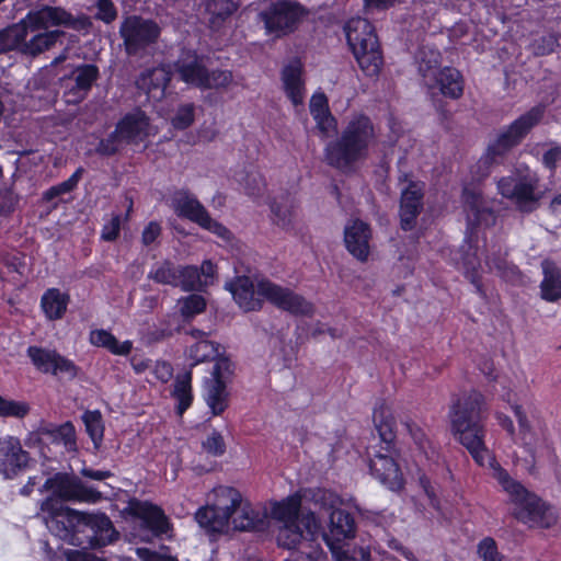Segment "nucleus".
I'll return each instance as SVG.
<instances>
[{
    "mask_svg": "<svg viewBox=\"0 0 561 561\" xmlns=\"http://www.w3.org/2000/svg\"><path fill=\"white\" fill-rule=\"evenodd\" d=\"M310 113L318 128L327 136L336 129V122L329 112L328 100L323 93H314L310 100Z\"/></svg>",
    "mask_w": 561,
    "mask_h": 561,
    "instance_id": "obj_35",
    "label": "nucleus"
},
{
    "mask_svg": "<svg viewBox=\"0 0 561 561\" xmlns=\"http://www.w3.org/2000/svg\"><path fill=\"white\" fill-rule=\"evenodd\" d=\"M184 290H196L204 286L199 270L196 266L179 268V285Z\"/></svg>",
    "mask_w": 561,
    "mask_h": 561,
    "instance_id": "obj_44",
    "label": "nucleus"
},
{
    "mask_svg": "<svg viewBox=\"0 0 561 561\" xmlns=\"http://www.w3.org/2000/svg\"><path fill=\"white\" fill-rule=\"evenodd\" d=\"M478 554L482 561H504L495 540L491 537H485L478 543Z\"/></svg>",
    "mask_w": 561,
    "mask_h": 561,
    "instance_id": "obj_49",
    "label": "nucleus"
},
{
    "mask_svg": "<svg viewBox=\"0 0 561 561\" xmlns=\"http://www.w3.org/2000/svg\"><path fill=\"white\" fill-rule=\"evenodd\" d=\"M423 185L420 182H410L402 190L400 202L401 226L404 230L413 228L415 219L422 209Z\"/></svg>",
    "mask_w": 561,
    "mask_h": 561,
    "instance_id": "obj_23",
    "label": "nucleus"
},
{
    "mask_svg": "<svg viewBox=\"0 0 561 561\" xmlns=\"http://www.w3.org/2000/svg\"><path fill=\"white\" fill-rule=\"evenodd\" d=\"M483 397L471 392L457 400L450 410L451 430L459 443L479 466H489L495 479L496 467L502 468L484 445V430L480 422Z\"/></svg>",
    "mask_w": 561,
    "mask_h": 561,
    "instance_id": "obj_3",
    "label": "nucleus"
},
{
    "mask_svg": "<svg viewBox=\"0 0 561 561\" xmlns=\"http://www.w3.org/2000/svg\"><path fill=\"white\" fill-rule=\"evenodd\" d=\"M495 480L514 503V515L517 519L529 527L540 528H549L557 523L556 511L512 479L503 468L496 467Z\"/></svg>",
    "mask_w": 561,
    "mask_h": 561,
    "instance_id": "obj_7",
    "label": "nucleus"
},
{
    "mask_svg": "<svg viewBox=\"0 0 561 561\" xmlns=\"http://www.w3.org/2000/svg\"><path fill=\"white\" fill-rule=\"evenodd\" d=\"M543 165L551 172L561 164V146H554L547 150L542 157Z\"/></svg>",
    "mask_w": 561,
    "mask_h": 561,
    "instance_id": "obj_59",
    "label": "nucleus"
},
{
    "mask_svg": "<svg viewBox=\"0 0 561 561\" xmlns=\"http://www.w3.org/2000/svg\"><path fill=\"white\" fill-rule=\"evenodd\" d=\"M282 83L287 98L295 106L301 105L305 100V81L302 79V65L294 59L282 70Z\"/></svg>",
    "mask_w": 561,
    "mask_h": 561,
    "instance_id": "obj_25",
    "label": "nucleus"
},
{
    "mask_svg": "<svg viewBox=\"0 0 561 561\" xmlns=\"http://www.w3.org/2000/svg\"><path fill=\"white\" fill-rule=\"evenodd\" d=\"M513 411L515 413V416L518 421L519 430L522 433V439L525 445L533 446L538 444V439L534 437V435L530 433V426L529 423L524 415L522 409L519 405H513Z\"/></svg>",
    "mask_w": 561,
    "mask_h": 561,
    "instance_id": "obj_54",
    "label": "nucleus"
},
{
    "mask_svg": "<svg viewBox=\"0 0 561 561\" xmlns=\"http://www.w3.org/2000/svg\"><path fill=\"white\" fill-rule=\"evenodd\" d=\"M54 438L62 444L67 450L76 449V431L70 422H67L54 431Z\"/></svg>",
    "mask_w": 561,
    "mask_h": 561,
    "instance_id": "obj_51",
    "label": "nucleus"
},
{
    "mask_svg": "<svg viewBox=\"0 0 561 561\" xmlns=\"http://www.w3.org/2000/svg\"><path fill=\"white\" fill-rule=\"evenodd\" d=\"M61 35L60 31L36 33L28 41L24 39L22 50L32 56L38 55L53 47Z\"/></svg>",
    "mask_w": 561,
    "mask_h": 561,
    "instance_id": "obj_39",
    "label": "nucleus"
},
{
    "mask_svg": "<svg viewBox=\"0 0 561 561\" xmlns=\"http://www.w3.org/2000/svg\"><path fill=\"white\" fill-rule=\"evenodd\" d=\"M176 71L183 82L199 89L203 88L207 69L198 57L188 56L179 60L176 62Z\"/></svg>",
    "mask_w": 561,
    "mask_h": 561,
    "instance_id": "obj_32",
    "label": "nucleus"
},
{
    "mask_svg": "<svg viewBox=\"0 0 561 561\" xmlns=\"http://www.w3.org/2000/svg\"><path fill=\"white\" fill-rule=\"evenodd\" d=\"M28 461V455L21 443L13 436L0 439V473L8 479L13 478Z\"/></svg>",
    "mask_w": 561,
    "mask_h": 561,
    "instance_id": "obj_21",
    "label": "nucleus"
},
{
    "mask_svg": "<svg viewBox=\"0 0 561 561\" xmlns=\"http://www.w3.org/2000/svg\"><path fill=\"white\" fill-rule=\"evenodd\" d=\"M171 207L178 216L196 222L202 228L210 231L220 239L225 241L230 239V231L220 222L213 219L198 199L188 192H175L171 199Z\"/></svg>",
    "mask_w": 561,
    "mask_h": 561,
    "instance_id": "obj_15",
    "label": "nucleus"
},
{
    "mask_svg": "<svg viewBox=\"0 0 561 561\" xmlns=\"http://www.w3.org/2000/svg\"><path fill=\"white\" fill-rule=\"evenodd\" d=\"M69 296L57 288H50L42 297L41 306L45 316L50 320L60 319L68 307Z\"/></svg>",
    "mask_w": 561,
    "mask_h": 561,
    "instance_id": "obj_38",
    "label": "nucleus"
},
{
    "mask_svg": "<svg viewBox=\"0 0 561 561\" xmlns=\"http://www.w3.org/2000/svg\"><path fill=\"white\" fill-rule=\"evenodd\" d=\"M204 399L214 415L221 414L228 407L226 381L216 378L206 379Z\"/></svg>",
    "mask_w": 561,
    "mask_h": 561,
    "instance_id": "obj_33",
    "label": "nucleus"
},
{
    "mask_svg": "<svg viewBox=\"0 0 561 561\" xmlns=\"http://www.w3.org/2000/svg\"><path fill=\"white\" fill-rule=\"evenodd\" d=\"M203 448L209 454L220 456L225 453L226 445L222 436L214 432L203 442Z\"/></svg>",
    "mask_w": 561,
    "mask_h": 561,
    "instance_id": "obj_55",
    "label": "nucleus"
},
{
    "mask_svg": "<svg viewBox=\"0 0 561 561\" xmlns=\"http://www.w3.org/2000/svg\"><path fill=\"white\" fill-rule=\"evenodd\" d=\"M135 514L154 535H165L169 533V519L160 507L147 502L140 503L135 507Z\"/></svg>",
    "mask_w": 561,
    "mask_h": 561,
    "instance_id": "obj_29",
    "label": "nucleus"
},
{
    "mask_svg": "<svg viewBox=\"0 0 561 561\" xmlns=\"http://www.w3.org/2000/svg\"><path fill=\"white\" fill-rule=\"evenodd\" d=\"M41 510L51 518L47 527L60 539L71 545H82L78 537L83 534L91 547H103L111 543L116 531L105 514H87L72 508H64L59 503L49 499L42 503Z\"/></svg>",
    "mask_w": 561,
    "mask_h": 561,
    "instance_id": "obj_1",
    "label": "nucleus"
},
{
    "mask_svg": "<svg viewBox=\"0 0 561 561\" xmlns=\"http://www.w3.org/2000/svg\"><path fill=\"white\" fill-rule=\"evenodd\" d=\"M419 72L427 89H433L437 83V76L442 70L440 53L436 49H422L417 57Z\"/></svg>",
    "mask_w": 561,
    "mask_h": 561,
    "instance_id": "obj_34",
    "label": "nucleus"
},
{
    "mask_svg": "<svg viewBox=\"0 0 561 561\" xmlns=\"http://www.w3.org/2000/svg\"><path fill=\"white\" fill-rule=\"evenodd\" d=\"M161 233V227L158 222H149L141 234V240L145 245H149L154 242Z\"/></svg>",
    "mask_w": 561,
    "mask_h": 561,
    "instance_id": "obj_61",
    "label": "nucleus"
},
{
    "mask_svg": "<svg viewBox=\"0 0 561 561\" xmlns=\"http://www.w3.org/2000/svg\"><path fill=\"white\" fill-rule=\"evenodd\" d=\"M301 15L302 9L297 3L283 1L262 13V19L268 34L280 36L291 32Z\"/></svg>",
    "mask_w": 561,
    "mask_h": 561,
    "instance_id": "obj_18",
    "label": "nucleus"
},
{
    "mask_svg": "<svg viewBox=\"0 0 561 561\" xmlns=\"http://www.w3.org/2000/svg\"><path fill=\"white\" fill-rule=\"evenodd\" d=\"M180 314L191 320L206 309V299L202 295L192 294L178 300Z\"/></svg>",
    "mask_w": 561,
    "mask_h": 561,
    "instance_id": "obj_41",
    "label": "nucleus"
},
{
    "mask_svg": "<svg viewBox=\"0 0 561 561\" xmlns=\"http://www.w3.org/2000/svg\"><path fill=\"white\" fill-rule=\"evenodd\" d=\"M214 360L216 363L214 365L210 378L225 381L227 376L231 373V362L228 358L220 356V354Z\"/></svg>",
    "mask_w": 561,
    "mask_h": 561,
    "instance_id": "obj_58",
    "label": "nucleus"
},
{
    "mask_svg": "<svg viewBox=\"0 0 561 561\" xmlns=\"http://www.w3.org/2000/svg\"><path fill=\"white\" fill-rule=\"evenodd\" d=\"M27 354L33 365L42 373H49L55 376L62 375L69 378H73L77 375L75 364L56 351L30 346Z\"/></svg>",
    "mask_w": 561,
    "mask_h": 561,
    "instance_id": "obj_19",
    "label": "nucleus"
},
{
    "mask_svg": "<svg viewBox=\"0 0 561 561\" xmlns=\"http://www.w3.org/2000/svg\"><path fill=\"white\" fill-rule=\"evenodd\" d=\"M371 230L359 219L350 220L344 228V242L347 251L358 261L365 262L370 253Z\"/></svg>",
    "mask_w": 561,
    "mask_h": 561,
    "instance_id": "obj_20",
    "label": "nucleus"
},
{
    "mask_svg": "<svg viewBox=\"0 0 561 561\" xmlns=\"http://www.w3.org/2000/svg\"><path fill=\"white\" fill-rule=\"evenodd\" d=\"M237 9L233 0H209L207 11L215 18L225 19Z\"/></svg>",
    "mask_w": 561,
    "mask_h": 561,
    "instance_id": "obj_52",
    "label": "nucleus"
},
{
    "mask_svg": "<svg viewBox=\"0 0 561 561\" xmlns=\"http://www.w3.org/2000/svg\"><path fill=\"white\" fill-rule=\"evenodd\" d=\"M486 265L491 270H496L503 277H505L508 280H514L517 270L514 265H510L506 260L502 256H499L496 259H491L490 256L486 257Z\"/></svg>",
    "mask_w": 561,
    "mask_h": 561,
    "instance_id": "obj_53",
    "label": "nucleus"
},
{
    "mask_svg": "<svg viewBox=\"0 0 561 561\" xmlns=\"http://www.w3.org/2000/svg\"><path fill=\"white\" fill-rule=\"evenodd\" d=\"M301 496L291 494L276 502L271 511L272 518L278 524L277 542L279 546L294 549L304 541L318 538L321 525L313 513L300 514Z\"/></svg>",
    "mask_w": 561,
    "mask_h": 561,
    "instance_id": "obj_6",
    "label": "nucleus"
},
{
    "mask_svg": "<svg viewBox=\"0 0 561 561\" xmlns=\"http://www.w3.org/2000/svg\"><path fill=\"white\" fill-rule=\"evenodd\" d=\"M430 91L437 90L447 98L458 99L462 95L463 83L460 72L457 69L445 67L437 76V83Z\"/></svg>",
    "mask_w": 561,
    "mask_h": 561,
    "instance_id": "obj_36",
    "label": "nucleus"
},
{
    "mask_svg": "<svg viewBox=\"0 0 561 561\" xmlns=\"http://www.w3.org/2000/svg\"><path fill=\"white\" fill-rule=\"evenodd\" d=\"M159 33V27L154 22L138 16L127 18L121 27V34L129 54H135L140 48L153 43Z\"/></svg>",
    "mask_w": 561,
    "mask_h": 561,
    "instance_id": "obj_17",
    "label": "nucleus"
},
{
    "mask_svg": "<svg viewBox=\"0 0 561 561\" xmlns=\"http://www.w3.org/2000/svg\"><path fill=\"white\" fill-rule=\"evenodd\" d=\"M121 222V216L114 215L111 220L103 226L101 238L105 241H114L119 234Z\"/></svg>",
    "mask_w": 561,
    "mask_h": 561,
    "instance_id": "obj_57",
    "label": "nucleus"
},
{
    "mask_svg": "<svg viewBox=\"0 0 561 561\" xmlns=\"http://www.w3.org/2000/svg\"><path fill=\"white\" fill-rule=\"evenodd\" d=\"M157 133L158 129L150 124L146 113L134 110L117 123L115 130L100 142L98 150L103 154H113L123 145H139Z\"/></svg>",
    "mask_w": 561,
    "mask_h": 561,
    "instance_id": "obj_14",
    "label": "nucleus"
},
{
    "mask_svg": "<svg viewBox=\"0 0 561 561\" xmlns=\"http://www.w3.org/2000/svg\"><path fill=\"white\" fill-rule=\"evenodd\" d=\"M199 270V274L202 276V282L204 284V286H209L214 283L215 280V275H216V268H215V265L211 263V261H204L201 268Z\"/></svg>",
    "mask_w": 561,
    "mask_h": 561,
    "instance_id": "obj_63",
    "label": "nucleus"
},
{
    "mask_svg": "<svg viewBox=\"0 0 561 561\" xmlns=\"http://www.w3.org/2000/svg\"><path fill=\"white\" fill-rule=\"evenodd\" d=\"M44 488L51 491L54 494V496L48 497V500H56L64 508L66 507L59 500L96 503L101 499L99 492L87 488L78 478L62 473H57L47 479ZM45 501H47V499Z\"/></svg>",
    "mask_w": 561,
    "mask_h": 561,
    "instance_id": "obj_16",
    "label": "nucleus"
},
{
    "mask_svg": "<svg viewBox=\"0 0 561 561\" xmlns=\"http://www.w3.org/2000/svg\"><path fill=\"white\" fill-rule=\"evenodd\" d=\"M192 375L190 371L178 377L173 394L179 401L178 412L182 414L192 403Z\"/></svg>",
    "mask_w": 561,
    "mask_h": 561,
    "instance_id": "obj_43",
    "label": "nucleus"
},
{
    "mask_svg": "<svg viewBox=\"0 0 561 561\" xmlns=\"http://www.w3.org/2000/svg\"><path fill=\"white\" fill-rule=\"evenodd\" d=\"M240 501L241 493L237 489L218 485L207 493L205 505L195 513V520L207 533H226Z\"/></svg>",
    "mask_w": 561,
    "mask_h": 561,
    "instance_id": "obj_11",
    "label": "nucleus"
},
{
    "mask_svg": "<svg viewBox=\"0 0 561 561\" xmlns=\"http://www.w3.org/2000/svg\"><path fill=\"white\" fill-rule=\"evenodd\" d=\"M191 335L196 340L187 350V357L192 366L213 360L219 355L220 345L206 339V334L199 330H192Z\"/></svg>",
    "mask_w": 561,
    "mask_h": 561,
    "instance_id": "obj_30",
    "label": "nucleus"
},
{
    "mask_svg": "<svg viewBox=\"0 0 561 561\" xmlns=\"http://www.w3.org/2000/svg\"><path fill=\"white\" fill-rule=\"evenodd\" d=\"M90 343L98 347H104L114 355H128L133 348L129 340L119 342L111 332L100 329L90 332Z\"/></svg>",
    "mask_w": 561,
    "mask_h": 561,
    "instance_id": "obj_37",
    "label": "nucleus"
},
{
    "mask_svg": "<svg viewBox=\"0 0 561 561\" xmlns=\"http://www.w3.org/2000/svg\"><path fill=\"white\" fill-rule=\"evenodd\" d=\"M82 174V169H78L68 180L55 185L59 196L71 192L78 184Z\"/></svg>",
    "mask_w": 561,
    "mask_h": 561,
    "instance_id": "obj_62",
    "label": "nucleus"
},
{
    "mask_svg": "<svg viewBox=\"0 0 561 561\" xmlns=\"http://www.w3.org/2000/svg\"><path fill=\"white\" fill-rule=\"evenodd\" d=\"M539 176L526 164H518L510 175L502 176L496 182L499 194L513 202L522 211H533L537 208L542 193L538 190Z\"/></svg>",
    "mask_w": 561,
    "mask_h": 561,
    "instance_id": "obj_13",
    "label": "nucleus"
},
{
    "mask_svg": "<svg viewBox=\"0 0 561 561\" xmlns=\"http://www.w3.org/2000/svg\"><path fill=\"white\" fill-rule=\"evenodd\" d=\"M170 80V70L165 67H158L144 71L137 83L140 89L146 91L150 100L161 101L165 96V90Z\"/></svg>",
    "mask_w": 561,
    "mask_h": 561,
    "instance_id": "obj_26",
    "label": "nucleus"
},
{
    "mask_svg": "<svg viewBox=\"0 0 561 561\" xmlns=\"http://www.w3.org/2000/svg\"><path fill=\"white\" fill-rule=\"evenodd\" d=\"M150 277L160 284L167 285H179V268L174 267L172 264L165 262L157 267H154L150 272Z\"/></svg>",
    "mask_w": 561,
    "mask_h": 561,
    "instance_id": "obj_45",
    "label": "nucleus"
},
{
    "mask_svg": "<svg viewBox=\"0 0 561 561\" xmlns=\"http://www.w3.org/2000/svg\"><path fill=\"white\" fill-rule=\"evenodd\" d=\"M542 116L543 107L535 106L500 133L477 162V175L479 178L488 176L493 167L502 164L507 152L524 139Z\"/></svg>",
    "mask_w": 561,
    "mask_h": 561,
    "instance_id": "obj_8",
    "label": "nucleus"
},
{
    "mask_svg": "<svg viewBox=\"0 0 561 561\" xmlns=\"http://www.w3.org/2000/svg\"><path fill=\"white\" fill-rule=\"evenodd\" d=\"M403 426L411 438L414 440L420 451L424 454L426 458H428L430 442L423 428L411 419L405 420L403 422Z\"/></svg>",
    "mask_w": 561,
    "mask_h": 561,
    "instance_id": "obj_46",
    "label": "nucleus"
},
{
    "mask_svg": "<svg viewBox=\"0 0 561 561\" xmlns=\"http://www.w3.org/2000/svg\"><path fill=\"white\" fill-rule=\"evenodd\" d=\"M27 32H37L54 26H69L72 24L71 15L64 9L57 7H44L39 10L32 11L26 16Z\"/></svg>",
    "mask_w": 561,
    "mask_h": 561,
    "instance_id": "obj_22",
    "label": "nucleus"
},
{
    "mask_svg": "<svg viewBox=\"0 0 561 561\" xmlns=\"http://www.w3.org/2000/svg\"><path fill=\"white\" fill-rule=\"evenodd\" d=\"M462 204L467 222L466 237L463 244L454 253L453 261L476 282L474 273L480 266V234L484 237L485 231L495 225L496 215L477 187L463 188Z\"/></svg>",
    "mask_w": 561,
    "mask_h": 561,
    "instance_id": "obj_2",
    "label": "nucleus"
},
{
    "mask_svg": "<svg viewBox=\"0 0 561 561\" xmlns=\"http://www.w3.org/2000/svg\"><path fill=\"white\" fill-rule=\"evenodd\" d=\"M375 141L376 133L369 117L354 114L346 122L340 137L327 145L325 159L336 169L352 171L367 158Z\"/></svg>",
    "mask_w": 561,
    "mask_h": 561,
    "instance_id": "obj_4",
    "label": "nucleus"
},
{
    "mask_svg": "<svg viewBox=\"0 0 561 561\" xmlns=\"http://www.w3.org/2000/svg\"><path fill=\"white\" fill-rule=\"evenodd\" d=\"M298 203L290 194H282L271 204L273 222L282 229H290L297 217Z\"/></svg>",
    "mask_w": 561,
    "mask_h": 561,
    "instance_id": "obj_27",
    "label": "nucleus"
},
{
    "mask_svg": "<svg viewBox=\"0 0 561 561\" xmlns=\"http://www.w3.org/2000/svg\"><path fill=\"white\" fill-rule=\"evenodd\" d=\"M98 19L110 23L116 18V10L111 0H99L98 1Z\"/></svg>",
    "mask_w": 561,
    "mask_h": 561,
    "instance_id": "obj_60",
    "label": "nucleus"
},
{
    "mask_svg": "<svg viewBox=\"0 0 561 561\" xmlns=\"http://www.w3.org/2000/svg\"><path fill=\"white\" fill-rule=\"evenodd\" d=\"M314 501L330 515L329 533L323 534V539L335 561H356L344 550V540L353 538L355 535V524L352 516L340 508V497L330 491H319Z\"/></svg>",
    "mask_w": 561,
    "mask_h": 561,
    "instance_id": "obj_10",
    "label": "nucleus"
},
{
    "mask_svg": "<svg viewBox=\"0 0 561 561\" xmlns=\"http://www.w3.org/2000/svg\"><path fill=\"white\" fill-rule=\"evenodd\" d=\"M195 105L185 103L178 107L175 115L171 119V124L176 129H186L194 122Z\"/></svg>",
    "mask_w": 561,
    "mask_h": 561,
    "instance_id": "obj_47",
    "label": "nucleus"
},
{
    "mask_svg": "<svg viewBox=\"0 0 561 561\" xmlns=\"http://www.w3.org/2000/svg\"><path fill=\"white\" fill-rule=\"evenodd\" d=\"M82 421L85 425V431L92 439L94 447L99 448L103 440L104 425L102 415L99 411H87L82 415Z\"/></svg>",
    "mask_w": 561,
    "mask_h": 561,
    "instance_id": "obj_42",
    "label": "nucleus"
},
{
    "mask_svg": "<svg viewBox=\"0 0 561 561\" xmlns=\"http://www.w3.org/2000/svg\"><path fill=\"white\" fill-rule=\"evenodd\" d=\"M232 73L228 70H213L206 73L202 89L227 88L232 83Z\"/></svg>",
    "mask_w": 561,
    "mask_h": 561,
    "instance_id": "obj_48",
    "label": "nucleus"
},
{
    "mask_svg": "<svg viewBox=\"0 0 561 561\" xmlns=\"http://www.w3.org/2000/svg\"><path fill=\"white\" fill-rule=\"evenodd\" d=\"M374 423L386 446L374 451L369 460L370 471L388 489L398 491L403 486V478L391 447L394 438V419L388 409L380 408L374 412Z\"/></svg>",
    "mask_w": 561,
    "mask_h": 561,
    "instance_id": "obj_9",
    "label": "nucleus"
},
{
    "mask_svg": "<svg viewBox=\"0 0 561 561\" xmlns=\"http://www.w3.org/2000/svg\"><path fill=\"white\" fill-rule=\"evenodd\" d=\"M25 37H27L25 25L18 24L1 31L0 54L20 47Z\"/></svg>",
    "mask_w": 561,
    "mask_h": 561,
    "instance_id": "obj_40",
    "label": "nucleus"
},
{
    "mask_svg": "<svg viewBox=\"0 0 561 561\" xmlns=\"http://www.w3.org/2000/svg\"><path fill=\"white\" fill-rule=\"evenodd\" d=\"M543 278L540 284L542 299L557 301L561 298V268L553 262L546 260L541 264Z\"/></svg>",
    "mask_w": 561,
    "mask_h": 561,
    "instance_id": "obj_31",
    "label": "nucleus"
},
{
    "mask_svg": "<svg viewBox=\"0 0 561 561\" xmlns=\"http://www.w3.org/2000/svg\"><path fill=\"white\" fill-rule=\"evenodd\" d=\"M136 552L142 561H178L170 556L158 554L145 548H138Z\"/></svg>",
    "mask_w": 561,
    "mask_h": 561,
    "instance_id": "obj_64",
    "label": "nucleus"
},
{
    "mask_svg": "<svg viewBox=\"0 0 561 561\" xmlns=\"http://www.w3.org/2000/svg\"><path fill=\"white\" fill-rule=\"evenodd\" d=\"M226 289L232 294L236 302L244 311L260 309L263 298L295 314H309L313 309L312 305L301 296L266 279L259 280L254 285L249 277L240 276L227 283Z\"/></svg>",
    "mask_w": 561,
    "mask_h": 561,
    "instance_id": "obj_5",
    "label": "nucleus"
},
{
    "mask_svg": "<svg viewBox=\"0 0 561 561\" xmlns=\"http://www.w3.org/2000/svg\"><path fill=\"white\" fill-rule=\"evenodd\" d=\"M98 76L99 69L94 65L77 67L65 83L67 88L70 87L69 91L66 92L68 96L67 102L76 103L81 101L91 89Z\"/></svg>",
    "mask_w": 561,
    "mask_h": 561,
    "instance_id": "obj_24",
    "label": "nucleus"
},
{
    "mask_svg": "<svg viewBox=\"0 0 561 561\" xmlns=\"http://www.w3.org/2000/svg\"><path fill=\"white\" fill-rule=\"evenodd\" d=\"M347 43L367 76H376L382 66V55L371 24L362 18L351 19L345 25Z\"/></svg>",
    "mask_w": 561,
    "mask_h": 561,
    "instance_id": "obj_12",
    "label": "nucleus"
},
{
    "mask_svg": "<svg viewBox=\"0 0 561 561\" xmlns=\"http://www.w3.org/2000/svg\"><path fill=\"white\" fill-rule=\"evenodd\" d=\"M30 411L27 403L22 401H13L0 397V415L1 416H13L23 417Z\"/></svg>",
    "mask_w": 561,
    "mask_h": 561,
    "instance_id": "obj_50",
    "label": "nucleus"
},
{
    "mask_svg": "<svg viewBox=\"0 0 561 561\" xmlns=\"http://www.w3.org/2000/svg\"><path fill=\"white\" fill-rule=\"evenodd\" d=\"M557 38L553 35H545L533 43V51L536 55H547L554 50Z\"/></svg>",
    "mask_w": 561,
    "mask_h": 561,
    "instance_id": "obj_56",
    "label": "nucleus"
},
{
    "mask_svg": "<svg viewBox=\"0 0 561 561\" xmlns=\"http://www.w3.org/2000/svg\"><path fill=\"white\" fill-rule=\"evenodd\" d=\"M230 524L238 530L261 529L264 525V516L241 496L240 504H238L230 518Z\"/></svg>",
    "mask_w": 561,
    "mask_h": 561,
    "instance_id": "obj_28",
    "label": "nucleus"
}]
</instances>
